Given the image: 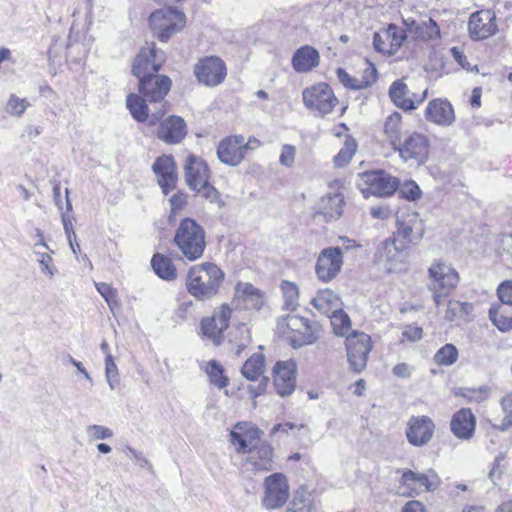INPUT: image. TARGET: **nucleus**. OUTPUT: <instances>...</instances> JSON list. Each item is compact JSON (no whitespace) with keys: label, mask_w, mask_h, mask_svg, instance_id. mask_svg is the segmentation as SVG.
I'll list each match as a JSON object with an SVG mask.
<instances>
[{"label":"nucleus","mask_w":512,"mask_h":512,"mask_svg":"<svg viewBox=\"0 0 512 512\" xmlns=\"http://www.w3.org/2000/svg\"><path fill=\"white\" fill-rule=\"evenodd\" d=\"M225 274L212 262L193 265L186 275L187 292L198 301H208L220 291Z\"/></svg>","instance_id":"nucleus-1"},{"label":"nucleus","mask_w":512,"mask_h":512,"mask_svg":"<svg viewBox=\"0 0 512 512\" xmlns=\"http://www.w3.org/2000/svg\"><path fill=\"white\" fill-rule=\"evenodd\" d=\"M204 228L192 218L181 220L175 231L173 242L189 261L200 259L206 248Z\"/></svg>","instance_id":"nucleus-2"},{"label":"nucleus","mask_w":512,"mask_h":512,"mask_svg":"<svg viewBox=\"0 0 512 512\" xmlns=\"http://www.w3.org/2000/svg\"><path fill=\"white\" fill-rule=\"evenodd\" d=\"M407 253L403 245L392 239H386L376 247L373 263L385 273H400L406 269Z\"/></svg>","instance_id":"nucleus-3"},{"label":"nucleus","mask_w":512,"mask_h":512,"mask_svg":"<svg viewBox=\"0 0 512 512\" xmlns=\"http://www.w3.org/2000/svg\"><path fill=\"white\" fill-rule=\"evenodd\" d=\"M399 179L383 170H371L359 175L358 187L365 198L371 195L388 197L399 188Z\"/></svg>","instance_id":"nucleus-4"},{"label":"nucleus","mask_w":512,"mask_h":512,"mask_svg":"<svg viewBox=\"0 0 512 512\" xmlns=\"http://www.w3.org/2000/svg\"><path fill=\"white\" fill-rule=\"evenodd\" d=\"M278 327L294 348H299L316 341V325H311L307 318L299 315L283 317Z\"/></svg>","instance_id":"nucleus-5"},{"label":"nucleus","mask_w":512,"mask_h":512,"mask_svg":"<svg viewBox=\"0 0 512 512\" xmlns=\"http://www.w3.org/2000/svg\"><path fill=\"white\" fill-rule=\"evenodd\" d=\"M153 33L161 42H167L176 32L180 31L185 23V15L171 7L154 11L149 17Z\"/></svg>","instance_id":"nucleus-6"},{"label":"nucleus","mask_w":512,"mask_h":512,"mask_svg":"<svg viewBox=\"0 0 512 512\" xmlns=\"http://www.w3.org/2000/svg\"><path fill=\"white\" fill-rule=\"evenodd\" d=\"M431 279L430 289L436 305H440L444 298L449 296L459 282V276L455 269L444 263H435L429 268Z\"/></svg>","instance_id":"nucleus-7"},{"label":"nucleus","mask_w":512,"mask_h":512,"mask_svg":"<svg viewBox=\"0 0 512 512\" xmlns=\"http://www.w3.org/2000/svg\"><path fill=\"white\" fill-rule=\"evenodd\" d=\"M392 149L398 152L405 163L423 165L428 160L429 140L418 132H412L402 138Z\"/></svg>","instance_id":"nucleus-8"},{"label":"nucleus","mask_w":512,"mask_h":512,"mask_svg":"<svg viewBox=\"0 0 512 512\" xmlns=\"http://www.w3.org/2000/svg\"><path fill=\"white\" fill-rule=\"evenodd\" d=\"M438 484L439 478L434 471L416 473L412 470H405L402 473L397 493L401 496L414 497L436 489Z\"/></svg>","instance_id":"nucleus-9"},{"label":"nucleus","mask_w":512,"mask_h":512,"mask_svg":"<svg viewBox=\"0 0 512 512\" xmlns=\"http://www.w3.org/2000/svg\"><path fill=\"white\" fill-rule=\"evenodd\" d=\"M165 62V54L156 48L155 43L146 44L136 55L132 64V73L139 80L158 74Z\"/></svg>","instance_id":"nucleus-10"},{"label":"nucleus","mask_w":512,"mask_h":512,"mask_svg":"<svg viewBox=\"0 0 512 512\" xmlns=\"http://www.w3.org/2000/svg\"><path fill=\"white\" fill-rule=\"evenodd\" d=\"M346 348L351 369L360 373L365 369L372 349L370 336L364 332L355 331L346 337Z\"/></svg>","instance_id":"nucleus-11"},{"label":"nucleus","mask_w":512,"mask_h":512,"mask_svg":"<svg viewBox=\"0 0 512 512\" xmlns=\"http://www.w3.org/2000/svg\"><path fill=\"white\" fill-rule=\"evenodd\" d=\"M264 372L265 356L261 353H254L241 368V374L245 379L253 382L258 381L257 385L247 387L250 396L254 399L266 391L269 379L264 376Z\"/></svg>","instance_id":"nucleus-12"},{"label":"nucleus","mask_w":512,"mask_h":512,"mask_svg":"<svg viewBox=\"0 0 512 512\" xmlns=\"http://www.w3.org/2000/svg\"><path fill=\"white\" fill-rule=\"evenodd\" d=\"M303 102L306 107L326 115L333 110L338 100L327 83H318L303 91Z\"/></svg>","instance_id":"nucleus-13"},{"label":"nucleus","mask_w":512,"mask_h":512,"mask_svg":"<svg viewBox=\"0 0 512 512\" xmlns=\"http://www.w3.org/2000/svg\"><path fill=\"white\" fill-rule=\"evenodd\" d=\"M194 73L197 80L210 87L221 84L226 75L227 69L224 61L216 56H209L200 59L195 67Z\"/></svg>","instance_id":"nucleus-14"},{"label":"nucleus","mask_w":512,"mask_h":512,"mask_svg":"<svg viewBox=\"0 0 512 512\" xmlns=\"http://www.w3.org/2000/svg\"><path fill=\"white\" fill-rule=\"evenodd\" d=\"M469 36L474 41H481L494 36L498 32L496 14L486 9L472 13L468 21Z\"/></svg>","instance_id":"nucleus-15"},{"label":"nucleus","mask_w":512,"mask_h":512,"mask_svg":"<svg viewBox=\"0 0 512 512\" xmlns=\"http://www.w3.org/2000/svg\"><path fill=\"white\" fill-rule=\"evenodd\" d=\"M172 85L171 79L166 75L155 74L150 77L139 80V93L149 102L159 103L160 108L164 104L166 110L167 103L164 100Z\"/></svg>","instance_id":"nucleus-16"},{"label":"nucleus","mask_w":512,"mask_h":512,"mask_svg":"<svg viewBox=\"0 0 512 512\" xmlns=\"http://www.w3.org/2000/svg\"><path fill=\"white\" fill-rule=\"evenodd\" d=\"M428 89L421 93L412 92L404 79L394 81L389 88V97L395 106L405 111L415 110L427 98Z\"/></svg>","instance_id":"nucleus-17"},{"label":"nucleus","mask_w":512,"mask_h":512,"mask_svg":"<svg viewBox=\"0 0 512 512\" xmlns=\"http://www.w3.org/2000/svg\"><path fill=\"white\" fill-rule=\"evenodd\" d=\"M343 255L339 247H329L321 251L315 266L317 278L322 282L333 280L341 271Z\"/></svg>","instance_id":"nucleus-18"},{"label":"nucleus","mask_w":512,"mask_h":512,"mask_svg":"<svg viewBox=\"0 0 512 512\" xmlns=\"http://www.w3.org/2000/svg\"><path fill=\"white\" fill-rule=\"evenodd\" d=\"M434 431L435 424L430 417L425 415L411 416L407 422L405 435L410 445L422 447L430 442Z\"/></svg>","instance_id":"nucleus-19"},{"label":"nucleus","mask_w":512,"mask_h":512,"mask_svg":"<svg viewBox=\"0 0 512 512\" xmlns=\"http://www.w3.org/2000/svg\"><path fill=\"white\" fill-rule=\"evenodd\" d=\"M289 487L285 475L274 473L265 479L262 504L267 509L279 508L287 501Z\"/></svg>","instance_id":"nucleus-20"},{"label":"nucleus","mask_w":512,"mask_h":512,"mask_svg":"<svg viewBox=\"0 0 512 512\" xmlns=\"http://www.w3.org/2000/svg\"><path fill=\"white\" fill-rule=\"evenodd\" d=\"M398 228L394 233L392 240H395L399 245H406L414 243L422 239L423 237V225L416 214H408L406 217L404 214L397 218Z\"/></svg>","instance_id":"nucleus-21"},{"label":"nucleus","mask_w":512,"mask_h":512,"mask_svg":"<svg viewBox=\"0 0 512 512\" xmlns=\"http://www.w3.org/2000/svg\"><path fill=\"white\" fill-rule=\"evenodd\" d=\"M245 466L252 471H271L274 468V454L271 445L260 442L252 445L246 452Z\"/></svg>","instance_id":"nucleus-22"},{"label":"nucleus","mask_w":512,"mask_h":512,"mask_svg":"<svg viewBox=\"0 0 512 512\" xmlns=\"http://www.w3.org/2000/svg\"><path fill=\"white\" fill-rule=\"evenodd\" d=\"M152 170L165 195L175 189L178 177L173 156L163 155L158 157L152 165Z\"/></svg>","instance_id":"nucleus-23"},{"label":"nucleus","mask_w":512,"mask_h":512,"mask_svg":"<svg viewBox=\"0 0 512 512\" xmlns=\"http://www.w3.org/2000/svg\"><path fill=\"white\" fill-rule=\"evenodd\" d=\"M183 169L185 182L191 190L203 186L210 179L207 163L194 154H189L185 158Z\"/></svg>","instance_id":"nucleus-24"},{"label":"nucleus","mask_w":512,"mask_h":512,"mask_svg":"<svg viewBox=\"0 0 512 512\" xmlns=\"http://www.w3.org/2000/svg\"><path fill=\"white\" fill-rule=\"evenodd\" d=\"M217 156L226 165H239L245 156L244 136L234 135L223 139L218 145Z\"/></svg>","instance_id":"nucleus-25"},{"label":"nucleus","mask_w":512,"mask_h":512,"mask_svg":"<svg viewBox=\"0 0 512 512\" xmlns=\"http://www.w3.org/2000/svg\"><path fill=\"white\" fill-rule=\"evenodd\" d=\"M147 101L140 93H130L126 99V106L136 121H148L149 125L152 126L165 115L167 110L164 109V104H162V108L149 114Z\"/></svg>","instance_id":"nucleus-26"},{"label":"nucleus","mask_w":512,"mask_h":512,"mask_svg":"<svg viewBox=\"0 0 512 512\" xmlns=\"http://www.w3.org/2000/svg\"><path fill=\"white\" fill-rule=\"evenodd\" d=\"M273 372L277 394L281 397L291 395L295 390V363L292 361L277 362Z\"/></svg>","instance_id":"nucleus-27"},{"label":"nucleus","mask_w":512,"mask_h":512,"mask_svg":"<svg viewBox=\"0 0 512 512\" xmlns=\"http://www.w3.org/2000/svg\"><path fill=\"white\" fill-rule=\"evenodd\" d=\"M187 134L186 123L179 116H169L160 123L157 136L167 144L180 143Z\"/></svg>","instance_id":"nucleus-28"},{"label":"nucleus","mask_w":512,"mask_h":512,"mask_svg":"<svg viewBox=\"0 0 512 512\" xmlns=\"http://www.w3.org/2000/svg\"><path fill=\"white\" fill-rule=\"evenodd\" d=\"M234 302L247 310H259L264 304V295L251 283L239 282L235 287Z\"/></svg>","instance_id":"nucleus-29"},{"label":"nucleus","mask_w":512,"mask_h":512,"mask_svg":"<svg viewBox=\"0 0 512 512\" xmlns=\"http://www.w3.org/2000/svg\"><path fill=\"white\" fill-rule=\"evenodd\" d=\"M428 121L441 126H449L455 120L454 109L449 101L434 99L429 102L425 110Z\"/></svg>","instance_id":"nucleus-30"},{"label":"nucleus","mask_w":512,"mask_h":512,"mask_svg":"<svg viewBox=\"0 0 512 512\" xmlns=\"http://www.w3.org/2000/svg\"><path fill=\"white\" fill-rule=\"evenodd\" d=\"M291 63L297 73H307L319 65L320 54L316 48L304 45L294 52Z\"/></svg>","instance_id":"nucleus-31"},{"label":"nucleus","mask_w":512,"mask_h":512,"mask_svg":"<svg viewBox=\"0 0 512 512\" xmlns=\"http://www.w3.org/2000/svg\"><path fill=\"white\" fill-rule=\"evenodd\" d=\"M476 419L470 409H461L456 412L451 420L452 433L459 439L471 438L475 431Z\"/></svg>","instance_id":"nucleus-32"},{"label":"nucleus","mask_w":512,"mask_h":512,"mask_svg":"<svg viewBox=\"0 0 512 512\" xmlns=\"http://www.w3.org/2000/svg\"><path fill=\"white\" fill-rule=\"evenodd\" d=\"M313 307L324 316H329L337 312L342 307V302L337 294L332 290H320L311 300Z\"/></svg>","instance_id":"nucleus-33"},{"label":"nucleus","mask_w":512,"mask_h":512,"mask_svg":"<svg viewBox=\"0 0 512 512\" xmlns=\"http://www.w3.org/2000/svg\"><path fill=\"white\" fill-rule=\"evenodd\" d=\"M344 197L340 193L329 194L321 198L319 203L320 213L327 221L338 219L343 211Z\"/></svg>","instance_id":"nucleus-34"},{"label":"nucleus","mask_w":512,"mask_h":512,"mask_svg":"<svg viewBox=\"0 0 512 512\" xmlns=\"http://www.w3.org/2000/svg\"><path fill=\"white\" fill-rule=\"evenodd\" d=\"M151 266L155 274L163 280H174L177 276L176 267L172 259L157 253L151 259Z\"/></svg>","instance_id":"nucleus-35"},{"label":"nucleus","mask_w":512,"mask_h":512,"mask_svg":"<svg viewBox=\"0 0 512 512\" xmlns=\"http://www.w3.org/2000/svg\"><path fill=\"white\" fill-rule=\"evenodd\" d=\"M384 135L390 146H395L402 139V115L393 112L384 121Z\"/></svg>","instance_id":"nucleus-36"},{"label":"nucleus","mask_w":512,"mask_h":512,"mask_svg":"<svg viewBox=\"0 0 512 512\" xmlns=\"http://www.w3.org/2000/svg\"><path fill=\"white\" fill-rule=\"evenodd\" d=\"M261 433L262 432L256 427H251L244 433L231 431L230 440L231 443L236 446V451L238 453H246L249 449L248 447L252 446L253 441L260 438Z\"/></svg>","instance_id":"nucleus-37"},{"label":"nucleus","mask_w":512,"mask_h":512,"mask_svg":"<svg viewBox=\"0 0 512 512\" xmlns=\"http://www.w3.org/2000/svg\"><path fill=\"white\" fill-rule=\"evenodd\" d=\"M287 512H314L311 494L303 488L298 489L290 502Z\"/></svg>","instance_id":"nucleus-38"},{"label":"nucleus","mask_w":512,"mask_h":512,"mask_svg":"<svg viewBox=\"0 0 512 512\" xmlns=\"http://www.w3.org/2000/svg\"><path fill=\"white\" fill-rule=\"evenodd\" d=\"M371 73L373 74V77L370 80L367 78L358 79V78L352 77L343 68H338L336 71L337 78H338L339 82L341 84H343V86H345L346 88L353 89V90H361V89H365V88L371 86V84L373 82H375V80H376V78H375L376 70L373 69V71Z\"/></svg>","instance_id":"nucleus-39"},{"label":"nucleus","mask_w":512,"mask_h":512,"mask_svg":"<svg viewBox=\"0 0 512 512\" xmlns=\"http://www.w3.org/2000/svg\"><path fill=\"white\" fill-rule=\"evenodd\" d=\"M200 331L203 336L210 339L217 346L223 341L224 332L212 316L202 318L200 321Z\"/></svg>","instance_id":"nucleus-40"},{"label":"nucleus","mask_w":512,"mask_h":512,"mask_svg":"<svg viewBox=\"0 0 512 512\" xmlns=\"http://www.w3.org/2000/svg\"><path fill=\"white\" fill-rule=\"evenodd\" d=\"M206 374L210 382L219 389L225 388L228 385V378L224 375L223 367L216 360H210L207 363Z\"/></svg>","instance_id":"nucleus-41"},{"label":"nucleus","mask_w":512,"mask_h":512,"mask_svg":"<svg viewBox=\"0 0 512 512\" xmlns=\"http://www.w3.org/2000/svg\"><path fill=\"white\" fill-rule=\"evenodd\" d=\"M327 318L330 319L333 332L337 336H345L349 330L351 329V321L349 316L342 310V307L340 310H337V312L332 313L331 315L327 316Z\"/></svg>","instance_id":"nucleus-42"},{"label":"nucleus","mask_w":512,"mask_h":512,"mask_svg":"<svg viewBox=\"0 0 512 512\" xmlns=\"http://www.w3.org/2000/svg\"><path fill=\"white\" fill-rule=\"evenodd\" d=\"M281 290L284 298V308L294 311L299 305V290L298 286L289 281H283Z\"/></svg>","instance_id":"nucleus-43"},{"label":"nucleus","mask_w":512,"mask_h":512,"mask_svg":"<svg viewBox=\"0 0 512 512\" xmlns=\"http://www.w3.org/2000/svg\"><path fill=\"white\" fill-rule=\"evenodd\" d=\"M30 106L31 103L26 98H20L16 94H11L6 103L5 111L10 116L21 117Z\"/></svg>","instance_id":"nucleus-44"},{"label":"nucleus","mask_w":512,"mask_h":512,"mask_svg":"<svg viewBox=\"0 0 512 512\" xmlns=\"http://www.w3.org/2000/svg\"><path fill=\"white\" fill-rule=\"evenodd\" d=\"M416 32L419 37L426 41L435 40L440 37V28L432 18L417 24Z\"/></svg>","instance_id":"nucleus-45"},{"label":"nucleus","mask_w":512,"mask_h":512,"mask_svg":"<svg viewBox=\"0 0 512 512\" xmlns=\"http://www.w3.org/2000/svg\"><path fill=\"white\" fill-rule=\"evenodd\" d=\"M385 33V40L389 42L390 54L395 53L406 38L404 31L394 24H390Z\"/></svg>","instance_id":"nucleus-46"},{"label":"nucleus","mask_w":512,"mask_h":512,"mask_svg":"<svg viewBox=\"0 0 512 512\" xmlns=\"http://www.w3.org/2000/svg\"><path fill=\"white\" fill-rule=\"evenodd\" d=\"M500 305H492L488 316L490 321L501 331L508 332L512 330V317L499 313Z\"/></svg>","instance_id":"nucleus-47"},{"label":"nucleus","mask_w":512,"mask_h":512,"mask_svg":"<svg viewBox=\"0 0 512 512\" xmlns=\"http://www.w3.org/2000/svg\"><path fill=\"white\" fill-rule=\"evenodd\" d=\"M458 359V350L453 344H446L440 348L435 356L434 360L437 364L443 366H450L454 364Z\"/></svg>","instance_id":"nucleus-48"},{"label":"nucleus","mask_w":512,"mask_h":512,"mask_svg":"<svg viewBox=\"0 0 512 512\" xmlns=\"http://www.w3.org/2000/svg\"><path fill=\"white\" fill-rule=\"evenodd\" d=\"M356 149H357L356 142L351 138L346 139L344 142V146L334 157L335 165L338 167H343L346 164H348L349 161L352 159L353 155L355 154Z\"/></svg>","instance_id":"nucleus-49"},{"label":"nucleus","mask_w":512,"mask_h":512,"mask_svg":"<svg viewBox=\"0 0 512 512\" xmlns=\"http://www.w3.org/2000/svg\"><path fill=\"white\" fill-rule=\"evenodd\" d=\"M105 377L111 390L119 385V371L110 353L105 357Z\"/></svg>","instance_id":"nucleus-50"},{"label":"nucleus","mask_w":512,"mask_h":512,"mask_svg":"<svg viewBox=\"0 0 512 512\" xmlns=\"http://www.w3.org/2000/svg\"><path fill=\"white\" fill-rule=\"evenodd\" d=\"M231 316L232 309L226 303L216 307L212 314V317L215 319L223 332L229 327Z\"/></svg>","instance_id":"nucleus-51"},{"label":"nucleus","mask_w":512,"mask_h":512,"mask_svg":"<svg viewBox=\"0 0 512 512\" xmlns=\"http://www.w3.org/2000/svg\"><path fill=\"white\" fill-rule=\"evenodd\" d=\"M37 256V261L40 265L41 272L52 279L57 273L58 270L53 264V258L50 253H42L39 251H35Z\"/></svg>","instance_id":"nucleus-52"},{"label":"nucleus","mask_w":512,"mask_h":512,"mask_svg":"<svg viewBox=\"0 0 512 512\" xmlns=\"http://www.w3.org/2000/svg\"><path fill=\"white\" fill-rule=\"evenodd\" d=\"M501 404H502V408L505 413V416H504L501 424L498 426V428L501 431H505L509 427L512 426V393L507 394L505 397H503Z\"/></svg>","instance_id":"nucleus-53"},{"label":"nucleus","mask_w":512,"mask_h":512,"mask_svg":"<svg viewBox=\"0 0 512 512\" xmlns=\"http://www.w3.org/2000/svg\"><path fill=\"white\" fill-rule=\"evenodd\" d=\"M296 156V148L290 144H284L281 148L279 163L281 166L290 168L294 165Z\"/></svg>","instance_id":"nucleus-54"},{"label":"nucleus","mask_w":512,"mask_h":512,"mask_svg":"<svg viewBox=\"0 0 512 512\" xmlns=\"http://www.w3.org/2000/svg\"><path fill=\"white\" fill-rule=\"evenodd\" d=\"M199 193L202 197L209 200L211 203H219L221 202L220 194L217 189L209 183V180L203 186H199V188L192 189Z\"/></svg>","instance_id":"nucleus-55"},{"label":"nucleus","mask_w":512,"mask_h":512,"mask_svg":"<svg viewBox=\"0 0 512 512\" xmlns=\"http://www.w3.org/2000/svg\"><path fill=\"white\" fill-rule=\"evenodd\" d=\"M86 431L88 436L94 440L108 439L113 437V431L110 428L102 425H89Z\"/></svg>","instance_id":"nucleus-56"},{"label":"nucleus","mask_w":512,"mask_h":512,"mask_svg":"<svg viewBox=\"0 0 512 512\" xmlns=\"http://www.w3.org/2000/svg\"><path fill=\"white\" fill-rule=\"evenodd\" d=\"M497 295L502 304L512 305V280L501 282L497 288Z\"/></svg>","instance_id":"nucleus-57"},{"label":"nucleus","mask_w":512,"mask_h":512,"mask_svg":"<svg viewBox=\"0 0 512 512\" xmlns=\"http://www.w3.org/2000/svg\"><path fill=\"white\" fill-rule=\"evenodd\" d=\"M400 193L403 198L412 201L417 200L421 196V190L419 186L413 181L405 183L400 189Z\"/></svg>","instance_id":"nucleus-58"},{"label":"nucleus","mask_w":512,"mask_h":512,"mask_svg":"<svg viewBox=\"0 0 512 512\" xmlns=\"http://www.w3.org/2000/svg\"><path fill=\"white\" fill-rule=\"evenodd\" d=\"M373 46L377 52L390 54L389 42L388 40H385L384 31L380 33H374Z\"/></svg>","instance_id":"nucleus-59"},{"label":"nucleus","mask_w":512,"mask_h":512,"mask_svg":"<svg viewBox=\"0 0 512 512\" xmlns=\"http://www.w3.org/2000/svg\"><path fill=\"white\" fill-rule=\"evenodd\" d=\"M462 305H460V301H449L447 305V309L444 315V318L447 321H454L458 317L461 316Z\"/></svg>","instance_id":"nucleus-60"},{"label":"nucleus","mask_w":512,"mask_h":512,"mask_svg":"<svg viewBox=\"0 0 512 512\" xmlns=\"http://www.w3.org/2000/svg\"><path fill=\"white\" fill-rule=\"evenodd\" d=\"M127 455L130 456L140 467L148 469L152 468L150 461L141 452H137L132 447H127Z\"/></svg>","instance_id":"nucleus-61"},{"label":"nucleus","mask_w":512,"mask_h":512,"mask_svg":"<svg viewBox=\"0 0 512 512\" xmlns=\"http://www.w3.org/2000/svg\"><path fill=\"white\" fill-rule=\"evenodd\" d=\"M370 215L375 219L386 220L391 216V210L386 205L372 206L370 208Z\"/></svg>","instance_id":"nucleus-62"},{"label":"nucleus","mask_w":512,"mask_h":512,"mask_svg":"<svg viewBox=\"0 0 512 512\" xmlns=\"http://www.w3.org/2000/svg\"><path fill=\"white\" fill-rule=\"evenodd\" d=\"M169 202L172 211L179 210L183 208V206L186 204L187 195L184 192L179 191L169 199Z\"/></svg>","instance_id":"nucleus-63"},{"label":"nucleus","mask_w":512,"mask_h":512,"mask_svg":"<svg viewBox=\"0 0 512 512\" xmlns=\"http://www.w3.org/2000/svg\"><path fill=\"white\" fill-rule=\"evenodd\" d=\"M401 512H428L425 505L418 500L408 501Z\"/></svg>","instance_id":"nucleus-64"}]
</instances>
